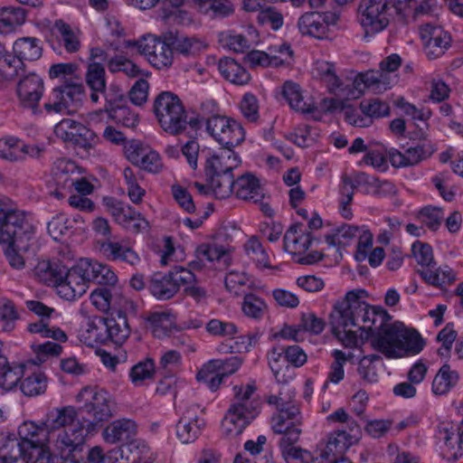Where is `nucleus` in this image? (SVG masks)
Returning <instances> with one entry per match:
<instances>
[{
  "mask_svg": "<svg viewBox=\"0 0 463 463\" xmlns=\"http://www.w3.org/2000/svg\"><path fill=\"white\" fill-rule=\"evenodd\" d=\"M388 5L385 2L362 0L358 7V15L365 34L377 33L387 27L389 17Z\"/></svg>",
  "mask_w": 463,
  "mask_h": 463,
  "instance_id": "nucleus-15",
  "label": "nucleus"
},
{
  "mask_svg": "<svg viewBox=\"0 0 463 463\" xmlns=\"http://www.w3.org/2000/svg\"><path fill=\"white\" fill-rule=\"evenodd\" d=\"M108 344L121 345L130 335V326L125 313L118 311L116 316L105 317Z\"/></svg>",
  "mask_w": 463,
  "mask_h": 463,
  "instance_id": "nucleus-28",
  "label": "nucleus"
},
{
  "mask_svg": "<svg viewBox=\"0 0 463 463\" xmlns=\"http://www.w3.org/2000/svg\"><path fill=\"white\" fill-rule=\"evenodd\" d=\"M350 439L344 434L337 431L331 433L326 441H322L317 445L318 457L325 461H335L351 447Z\"/></svg>",
  "mask_w": 463,
  "mask_h": 463,
  "instance_id": "nucleus-26",
  "label": "nucleus"
},
{
  "mask_svg": "<svg viewBox=\"0 0 463 463\" xmlns=\"http://www.w3.org/2000/svg\"><path fill=\"white\" fill-rule=\"evenodd\" d=\"M238 155L232 149H225L207 158L204 165L205 176L232 173L240 165Z\"/></svg>",
  "mask_w": 463,
  "mask_h": 463,
  "instance_id": "nucleus-23",
  "label": "nucleus"
},
{
  "mask_svg": "<svg viewBox=\"0 0 463 463\" xmlns=\"http://www.w3.org/2000/svg\"><path fill=\"white\" fill-rule=\"evenodd\" d=\"M24 69V63L14 52L0 57V73L7 80H14Z\"/></svg>",
  "mask_w": 463,
  "mask_h": 463,
  "instance_id": "nucleus-48",
  "label": "nucleus"
},
{
  "mask_svg": "<svg viewBox=\"0 0 463 463\" xmlns=\"http://www.w3.org/2000/svg\"><path fill=\"white\" fill-rule=\"evenodd\" d=\"M80 337L84 344L89 346L108 345L105 317H95L89 320L87 323V328L81 333Z\"/></svg>",
  "mask_w": 463,
  "mask_h": 463,
  "instance_id": "nucleus-35",
  "label": "nucleus"
},
{
  "mask_svg": "<svg viewBox=\"0 0 463 463\" xmlns=\"http://www.w3.org/2000/svg\"><path fill=\"white\" fill-rule=\"evenodd\" d=\"M106 106L104 110L109 114L128 104V99L124 91L117 85H110L109 90L104 93Z\"/></svg>",
  "mask_w": 463,
  "mask_h": 463,
  "instance_id": "nucleus-61",
  "label": "nucleus"
},
{
  "mask_svg": "<svg viewBox=\"0 0 463 463\" xmlns=\"http://www.w3.org/2000/svg\"><path fill=\"white\" fill-rule=\"evenodd\" d=\"M100 253L109 260L121 261L135 266L140 261L138 254L129 246L110 240L99 243Z\"/></svg>",
  "mask_w": 463,
  "mask_h": 463,
  "instance_id": "nucleus-22",
  "label": "nucleus"
},
{
  "mask_svg": "<svg viewBox=\"0 0 463 463\" xmlns=\"http://www.w3.org/2000/svg\"><path fill=\"white\" fill-rule=\"evenodd\" d=\"M282 95L290 108L301 113L312 112L310 104L304 100L300 86L293 81H286L283 85Z\"/></svg>",
  "mask_w": 463,
  "mask_h": 463,
  "instance_id": "nucleus-44",
  "label": "nucleus"
},
{
  "mask_svg": "<svg viewBox=\"0 0 463 463\" xmlns=\"http://www.w3.org/2000/svg\"><path fill=\"white\" fill-rule=\"evenodd\" d=\"M146 446L136 437L119 447L121 459L129 463H137L141 456L146 453Z\"/></svg>",
  "mask_w": 463,
  "mask_h": 463,
  "instance_id": "nucleus-51",
  "label": "nucleus"
},
{
  "mask_svg": "<svg viewBox=\"0 0 463 463\" xmlns=\"http://www.w3.org/2000/svg\"><path fill=\"white\" fill-rule=\"evenodd\" d=\"M146 321L155 332L162 330L166 333L174 327L175 317L170 312H154L148 316Z\"/></svg>",
  "mask_w": 463,
  "mask_h": 463,
  "instance_id": "nucleus-60",
  "label": "nucleus"
},
{
  "mask_svg": "<svg viewBox=\"0 0 463 463\" xmlns=\"http://www.w3.org/2000/svg\"><path fill=\"white\" fill-rule=\"evenodd\" d=\"M86 82L91 90H105V69L99 61H92L89 64Z\"/></svg>",
  "mask_w": 463,
  "mask_h": 463,
  "instance_id": "nucleus-53",
  "label": "nucleus"
},
{
  "mask_svg": "<svg viewBox=\"0 0 463 463\" xmlns=\"http://www.w3.org/2000/svg\"><path fill=\"white\" fill-rule=\"evenodd\" d=\"M89 426L72 425L59 431L50 432L49 443H53L54 449L64 463H81L86 456L85 439Z\"/></svg>",
  "mask_w": 463,
  "mask_h": 463,
  "instance_id": "nucleus-5",
  "label": "nucleus"
},
{
  "mask_svg": "<svg viewBox=\"0 0 463 463\" xmlns=\"http://www.w3.org/2000/svg\"><path fill=\"white\" fill-rule=\"evenodd\" d=\"M420 33L424 52L430 60L441 57L450 46L449 34L439 26L427 24L420 27Z\"/></svg>",
  "mask_w": 463,
  "mask_h": 463,
  "instance_id": "nucleus-18",
  "label": "nucleus"
},
{
  "mask_svg": "<svg viewBox=\"0 0 463 463\" xmlns=\"http://www.w3.org/2000/svg\"><path fill=\"white\" fill-rule=\"evenodd\" d=\"M74 168V165L71 162L66 160H59L56 163V169L60 170L61 173L56 172L55 175L57 181L62 178L64 175V184H69L73 186L75 190L81 195H88L93 192L94 186L89 182L86 178L80 177L77 179H73L67 175L69 171H71Z\"/></svg>",
  "mask_w": 463,
  "mask_h": 463,
  "instance_id": "nucleus-38",
  "label": "nucleus"
},
{
  "mask_svg": "<svg viewBox=\"0 0 463 463\" xmlns=\"http://www.w3.org/2000/svg\"><path fill=\"white\" fill-rule=\"evenodd\" d=\"M207 182L212 185V190L216 198L224 199L229 197L234 191L235 181L232 172L206 176Z\"/></svg>",
  "mask_w": 463,
  "mask_h": 463,
  "instance_id": "nucleus-45",
  "label": "nucleus"
},
{
  "mask_svg": "<svg viewBox=\"0 0 463 463\" xmlns=\"http://www.w3.org/2000/svg\"><path fill=\"white\" fill-rule=\"evenodd\" d=\"M108 68L111 72L123 71L130 77H136L140 72V70L135 63L120 55L111 58L108 62Z\"/></svg>",
  "mask_w": 463,
  "mask_h": 463,
  "instance_id": "nucleus-63",
  "label": "nucleus"
},
{
  "mask_svg": "<svg viewBox=\"0 0 463 463\" xmlns=\"http://www.w3.org/2000/svg\"><path fill=\"white\" fill-rule=\"evenodd\" d=\"M35 358L32 360L33 364H41L45 362L51 356H58L62 351V347L60 344L53 342H46L43 344H33L31 345Z\"/></svg>",
  "mask_w": 463,
  "mask_h": 463,
  "instance_id": "nucleus-54",
  "label": "nucleus"
},
{
  "mask_svg": "<svg viewBox=\"0 0 463 463\" xmlns=\"http://www.w3.org/2000/svg\"><path fill=\"white\" fill-rule=\"evenodd\" d=\"M416 272L429 285L434 287H442L446 284H451L456 280V275L453 270L445 266L432 269L431 267L426 269H417Z\"/></svg>",
  "mask_w": 463,
  "mask_h": 463,
  "instance_id": "nucleus-43",
  "label": "nucleus"
},
{
  "mask_svg": "<svg viewBox=\"0 0 463 463\" xmlns=\"http://www.w3.org/2000/svg\"><path fill=\"white\" fill-rule=\"evenodd\" d=\"M50 432L45 422L43 426H38L33 421H25L19 427V439L29 447L31 460L49 463L50 453L45 449V446L49 443Z\"/></svg>",
  "mask_w": 463,
  "mask_h": 463,
  "instance_id": "nucleus-13",
  "label": "nucleus"
},
{
  "mask_svg": "<svg viewBox=\"0 0 463 463\" xmlns=\"http://www.w3.org/2000/svg\"><path fill=\"white\" fill-rule=\"evenodd\" d=\"M77 65L71 62L52 64L49 70L51 79L61 78V84L52 89L43 104L49 114L72 115L82 105L84 86L75 76Z\"/></svg>",
  "mask_w": 463,
  "mask_h": 463,
  "instance_id": "nucleus-1",
  "label": "nucleus"
},
{
  "mask_svg": "<svg viewBox=\"0 0 463 463\" xmlns=\"http://www.w3.org/2000/svg\"><path fill=\"white\" fill-rule=\"evenodd\" d=\"M352 298L353 291H348L344 298L335 303L329 317L332 333L346 346L357 345L356 333L347 329L349 326H354L353 308H351L350 303Z\"/></svg>",
  "mask_w": 463,
  "mask_h": 463,
  "instance_id": "nucleus-9",
  "label": "nucleus"
},
{
  "mask_svg": "<svg viewBox=\"0 0 463 463\" xmlns=\"http://www.w3.org/2000/svg\"><path fill=\"white\" fill-rule=\"evenodd\" d=\"M126 46L137 47L147 61L157 70L168 69L173 64L174 52L169 33L165 34L163 38L147 34L138 41H128Z\"/></svg>",
  "mask_w": 463,
  "mask_h": 463,
  "instance_id": "nucleus-6",
  "label": "nucleus"
},
{
  "mask_svg": "<svg viewBox=\"0 0 463 463\" xmlns=\"http://www.w3.org/2000/svg\"><path fill=\"white\" fill-rule=\"evenodd\" d=\"M76 424L78 426H90V424H86V421L78 419L77 411L72 406L56 408L51 411L45 420V425L50 431H59L60 429H66Z\"/></svg>",
  "mask_w": 463,
  "mask_h": 463,
  "instance_id": "nucleus-25",
  "label": "nucleus"
},
{
  "mask_svg": "<svg viewBox=\"0 0 463 463\" xmlns=\"http://www.w3.org/2000/svg\"><path fill=\"white\" fill-rule=\"evenodd\" d=\"M27 329L32 334H39L42 337L52 338L61 343L66 342L68 339L67 335L61 328L49 327L44 318H41L34 323H30Z\"/></svg>",
  "mask_w": 463,
  "mask_h": 463,
  "instance_id": "nucleus-50",
  "label": "nucleus"
},
{
  "mask_svg": "<svg viewBox=\"0 0 463 463\" xmlns=\"http://www.w3.org/2000/svg\"><path fill=\"white\" fill-rule=\"evenodd\" d=\"M20 389L29 397L43 394L47 389V377L43 373H34L21 383Z\"/></svg>",
  "mask_w": 463,
  "mask_h": 463,
  "instance_id": "nucleus-49",
  "label": "nucleus"
},
{
  "mask_svg": "<svg viewBox=\"0 0 463 463\" xmlns=\"http://www.w3.org/2000/svg\"><path fill=\"white\" fill-rule=\"evenodd\" d=\"M363 83L367 88H374L375 90L381 89V86H383L384 90L389 88V82L387 81L386 74L383 73L381 70L379 71H368L364 73H361L359 75V81L355 80L353 83L354 90H351L350 94L354 99L359 98L362 94V90L357 89V86H360Z\"/></svg>",
  "mask_w": 463,
  "mask_h": 463,
  "instance_id": "nucleus-41",
  "label": "nucleus"
},
{
  "mask_svg": "<svg viewBox=\"0 0 463 463\" xmlns=\"http://www.w3.org/2000/svg\"><path fill=\"white\" fill-rule=\"evenodd\" d=\"M18 319L19 314L13 301L5 299L0 306V322L3 323V331H13Z\"/></svg>",
  "mask_w": 463,
  "mask_h": 463,
  "instance_id": "nucleus-59",
  "label": "nucleus"
},
{
  "mask_svg": "<svg viewBox=\"0 0 463 463\" xmlns=\"http://www.w3.org/2000/svg\"><path fill=\"white\" fill-rule=\"evenodd\" d=\"M153 109L160 127L170 135L182 134L187 126L194 132L202 128V119L198 117L187 118L182 100L173 92L163 91L157 95Z\"/></svg>",
  "mask_w": 463,
  "mask_h": 463,
  "instance_id": "nucleus-3",
  "label": "nucleus"
},
{
  "mask_svg": "<svg viewBox=\"0 0 463 463\" xmlns=\"http://www.w3.org/2000/svg\"><path fill=\"white\" fill-rule=\"evenodd\" d=\"M360 109L362 112L370 118L385 117L390 113L388 103L378 98L363 100L360 103Z\"/></svg>",
  "mask_w": 463,
  "mask_h": 463,
  "instance_id": "nucleus-56",
  "label": "nucleus"
},
{
  "mask_svg": "<svg viewBox=\"0 0 463 463\" xmlns=\"http://www.w3.org/2000/svg\"><path fill=\"white\" fill-rule=\"evenodd\" d=\"M78 399L84 402L82 410L87 412L93 422L107 421L113 417L116 402L112 394L99 386H86L81 389Z\"/></svg>",
  "mask_w": 463,
  "mask_h": 463,
  "instance_id": "nucleus-8",
  "label": "nucleus"
},
{
  "mask_svg": "<svg viewBox=\"0 0 463 463\" xmlns=\"http://www.w3.org/2000/svg\"><path fill=\"white\" fill-rule=\"evenodd\" d=\"M83 266L80 260L71 269H66L64 277L57 285V294L69 301L81 297L87 290V279L83 273Z\"/></svg>",
  "mask_w": 463,
  "mask_h": 463,
  "instance_id": "nucleus-17",
  "label": "nucleus"
},
{
  "mask_svg": "<svg viewBox=\"0 0 463 463\" xmlns=\"http://www.w3.org/2000/svg\"><path fill=\"white\" fill-rule=\"evenodd\" d=\"M359 231L358 226L344 224L337 228L334 233L326 235L325 239L329 246L345 247L356 237Z\"/></svg>",
  "mask_w": 463,
  "mask_h": 463,
  "instance_id": "nucleus-47",
  "label": "nucleus"
},
{
  "mask_svg": "<svg viewBox=\"0 0 463 463\" xmlns=\"http://www.w3.org/2000/svg\"><path fill=\"white\" fill-rule=\"evenodd\" d=\"M458 381V373L451 370L449 364H443L432 382V392L438 395H443L449 392Z\"/></svg>",
  "mask_w": 463,
  "mask_h": 463,
  "instance_id": "nucleus-42",
  "label": "nucleus"
},
{
  "mask_svg": "<svg viewBox=\"0 0 463 463\" xmlns=\"http://www.w3.org/2000/svg\"><path fill=\"white\" fill-rule=\"evenodd\" d=\"M66 269L67 267L60 260H43L34 267L33 275L43 284L57 288Z\"/></svg>",
  "mask_w": 463,
  "mask_h": 463,
  "instance_id": "nucleus-24",
  "label": "nucleus"
},
{
  "mask_svg": "<svg viewBox=\"0 0 463 463\" xmlns=\"http://www.w3.org/2000/svg\"><path fill=\"white\" fill-rule=\"evenodd\" d=\"M425 340L416 329H406L402 325L391 324L371 339V346L388 359L415 355L422 351Z\"/></svg>",
  "mask_w": 463,
  "mask_h": 463,
  "instance_id": "nucleus-2",
  "label": "nucleus"
},
{
  "mask_svg": "<svg viewBox=\"0 0 463 463\" xmlns=\"http://www.w3.org/2000/svg\"><path fill=\"white\" fill-rule=\"evenodd\" d=\"M148 289L158 300H168L178 292V288H176L169 272L166 274H154L149 280Z\"/></svg>",
  "mask_w": 463,
  "mask_h": 463,
  "instance_id": "nucleus-33",
  "label": "nucleus"
},
{
  "mask_svg": "<svg viewBox=\"0 0 463 463\" xmlns=\"http://www.w3.org/2000/svg\"><path fill=\"white\" fill-rule=\"evenodd\" d=\"M218 70L226 80L235 85L247 84L250 80V75L246 69L230 57H223L219 60Z\"/></svg>",
  "mask_w": 463,
  "mask_h": 463,
  "instance_id": "nucleus-32",
  "label": "nucleus"
},
{
  "mask_svg": "<svg viewBox=\"0 0 463 463\" xmlns=\"http://www.w3.org/2000/svg\"><path fill=\"white\" fill-rule=\"evenodd\" d=\"M137 426L129 419H119L110 422L103 430L104 440L109 444L120 443L132 440L137 436Z\"/></svg>",
  "mask_w": 463,
  "mask_h": 463,
  "instance_id": "nucleus-21",
  "label": "nucleus"
},
{
  "mask_svg": "<svg viewBox=\"0 0 463 463\" xmlns=\"http://www.w3.org/2000/svg\"><path fill=\"white\" fill-rule=\"evenodd\" d=\"M43 91V80L34 72L24 75L16 84L17 98L24 108L37 109Z\"/></svg>",
  "mask_w": 463,
  "mask_h": 463,
  "instance_id": "nucleus-20",
  "label": "nucleus"
},
{
  "mask_svg": "<svg viewBox=\"0 0 463 463\" xmlns=\"http://www.w3.org/2000/svg\"><path fill=\"white\" fill-rule=\"evenodd\" d=\"M315 77L325 82L330 91H334L340 87V80L335 70V65L326 61H318L313 69Z\"/></svg>",
  "mask_w": 463,
  "mask_h": 463,
  "instance_id": "nucleus-46",
  "label": "nucleus"
},
{
  "mask_svg": "<svg viewBox=\"0 0 463 463\" xmlns=\"http://www.w3.org/2000/svg\"><path fill=\"white\" fill-rule=\"evenodd\" d=\"M6 247L4 250L5 256L9 265L15 269H22L25 266V259L24 253L27 252L31 247V241H27V247L25 250H21L14 242H5Z\"/></svg>",
  "mask_w": 463,
  "mask_h": 463,
  "instance_id": "nucleus-57",
  "label": "nucleus"
},
{
  "mask_svg": "<svg viewBox=\"0 0 463 463\" xmlns=\"http://www.w3.org/2000/svg\"><path fill=\"white\" fill-rule=\"evenodd\" d=\"M337 21L338 16L333 12H308L299 17L298 27L303 35L322 39Z\"/></svg>",
  "mask_w": 463,
  "mask_h": 463,
  "instance_id": "nucleus-16",
  "label": "nucleus"
},
{
  "mask_svg": "<svg viewBox=\"0 0 463 463\" xmlns=\"http://www.w3.org/2000/svg\"><path fill=\"white\" fill-rule=\"evenodd\" d=\"M427 131L424 128H420L417 132L410 133V138L419 140L415 146H411L401 152L395 148L389 150V158L393 167L414 166L421 161L429 158L433 153L434 148L430 141L427 140Z\"/></svg>",
  "mask_w": 463,
  "mask_h": 463,
  "instance_id": "nucleus-10",
  "label": "nucleus"
},
{
  "mask_svg": "<svg viewBox=\"0 0 463 463\" xmlns=\"http://www.w3.org/2000/svg\"><path fill=\"white\" fill-rule=\"evenodd\" d=\"M34 228L25 212L11 206L0 224V244L14 242L25 250L33 238Z\"/></svg>",
  "mask_w": 463,
  "mask_h": 463,
  "instance_id": "nucleus-7",
  "label": "nucleus"
},
{
  "mask_svg": "<svg viewBox=\"0 0 463 463\" xmlns=\"http://www.w3.org/2000/svg\"><path fill=\"white\" fill-rule=\"evenodd\" d=\"M202 411L198 404H189L183 411L176 423V435L182 443L194 441L204 427V420L199 417Z\"/></svg>",
  "mask_w": 463,
  "mask_h": 463,
  "instance_id": "nucleus-19",
  "label": "nucleus"
},
{
  "mask_svg": "<svg viewBox=\"0 0 463 463\" xmlns=\"http://www.w3.org/2000/svg\"><path fill=\"white\" fill-rule=\"evenodd\" d=\"M103 203L116 222L127 229L130 221H135L138 212L128 204H126L114 197H104Z\"/></svg>",
  "mask_w": 463,
  "mask_h": 463,
  "instance_id": "nucleus-34",
  "label": "nucleus"
},
{
  "mask_svg": "<svg viewBox=\"0 0 463 463\" xmlns=\"http://www.w3.org/2000/svg\"><path fill=\"white\" fill-rule=\"evenodd\" d=\"M234 400L222 420L223 432L228 437L240 435L259 414L260 403L251 399L255 386L234 387Z\"/></svg>",
  "mask_w": 463,
  "mask_h": 463,
  "instance_id": "nucleus-4",
  "label": "nucleus"
},
{
  "mask_svg": "<svg viewBox=\"0 0 463 463\" xmlns=\"http://www.w3.org/2000/svg\"><path fill=\"white\" fill-rule=\"evenodd\" d=\"M53 30L56 31V38L70 53L77 52L80 48V31L74 30L62 20L54 23Z\"/></svg>",
  "mask_w": 463,
  "mask_h": 463,
  "instance_id": "nucleus-36",
  "label": "nucleus"
},
{
  "mask_svg": "<svg viewBox=\"0 0 463 463\" xmlns=\"http://www.w3.org/2000/svg\"><path fill=\"white\" fill-rule=\"evenodd\" d=\"M173 52L184 57H195L207 48V44L196 37L169 33Z\"/></svg>",
  "mask_w": 463,
  "mask_h": 463,
  "instance_id": "nucleus-30",
  "label": "nucleus"
},
{
  "mask_svg": "<svg viewBox=\"0 0 463 463\" xmlns=\"http://www.w3.org/2000/svg\"><path fill=\"white\" fill-rule=\"evenodd\" d=\"M267 308V305L258 296L250 293L246 294L242 302V311L245 316L255 319H260L263 317Z\"/></svg>",
  "mask_w": 463,
  "mask_h": 463,
  "instance_id": "nucleus-55",
  "label": "nucleus"
},
{
  "mask_svg": "<svg viewBox=\"0 0 463 463\" xmlns=\"http://www.w3.org/2000/svg\"><path fill=\"white\" fill-rule=\"evenodd\" d=\"M24 444L19 438L8 437L0 449V458L15 461L24 459L27 463H41V461L30 459V449Z\"/></svg>",
  "mask_w": 463,
  "mask_h": 463,
  "instance_id": "nucleus-39",
  "label": "nucleus"
},
{
  "mask_svg": "<svg viewBox=\"0 0 463 463\" xmlns=\"http://www.w3.org/2000/svg\"><path fill=\"white\" fill-rule=\"evenodd\" d=\"M55 135L63 142L85 151L91 149L98 142L94 131L71 118H63L54 128Z\"/></svg>",
  "mask_w": 463,
  "mask_h": 463,
  "instance_id": "nucleus-14",
  "label": "nucleus"
},
{
  "mask_svg": "<svg viewBox=\"0 0 463 463\" xmlns=\"http://www.w3.org/2000/svg\"><path fill=\"white\" fill-rule=\"evenodd\" d=\"M280 452L287 463H311L314 459L310 451L298 446L280 450Z\"/></svg>",
  "mask_w": 463,
  "mask_h": 463,
  "instance_id": "nucleus-64",
  "label": "nucleus"
},
{
  "mask_svg": "<svg viewBox=\"0 0 463 463\" xmlns=\"http://www.w3.org/2000/svg\"><path fill=\"white\" fill-rule=\"evenodd\" d=\"M115 295L107 287H99L90 294L91 303L100 311H108L114 307Z\"/></svg>",
  "mask_w": 463,
  "mask_h": 463,
  "instance_id": "nucleus-58",
  "label": "nucleus"
},
{
  "mask_svg": "<svg viewBox=\"0 0 463 463\" xmlns=\"http://www.w3.org/2000/svg\"><path fill=\"white\" fill-rule=\"evenodd\" d=\"M206 332L214 337H228L232 339L238 333L237 326L232 322H226L213 318L205 324Z\"/></svg>",
  "mask_w": 463,
  "mask_h": 463,
  "instance_id": "nucleus-52",
  "label": "nucleus"
},
{
  "mask_svg": "<svg viewBox=\"0 0 463 463\" xmlns=\"http://www.w3.org/2000/svg\"><path fill=\"white\" fill-rule=\"evenodd\" d=\"M206 129L226 149H232L245 138L242 126L236 120L222 116L208 118L206 119Z\"/></svg>",
  "mask_w": 463,
  "mask_h": 463,
  "instance_id": "nucleus-12",
  "label": "nucleus"
},
{
  "mask_svg": "<svg viewBox=\"0 0 463 463\" xmlns=\"http://www.w3.org/2000/svg\"><path fill=\"white\" fill-rule=\"evenodd\" d=\"M386 316L387 314L383 308L369 305L363 315L364 325L359 326V329L364 333V335L363 333L361 334V337L369 340L371 343L373 335L386 327V326H383Z\"/></svg>",
  "mask_w": 463,
  "mask_h": 463,
  "instance_id": "nucleus-31",
  "label": "nucleus"
},
{
  "mask_svg": "<svg viewBox=\"0 0 463 463\" xmlns=\"http://www.w3.org/2000/svg\"><path fill=\"white\" fill-rule=\"evenodd\" d=\"M24 367V364L11 366L6 357L0 356V387L5 391L14 389L23 377Z\"/></svg>",
  "mask_w": 463,
  "mask_h": 463,
  "instance_id": "nucleus-40",
  "label": "nucleus"
},
{
  "mask_svg": "<svg viewBox=\"0 0 463 463\" xmlns=\"http://www.w3.org/2000/svg\"><path fill=\"white\" fill-rule=\"evenodd\" d=\"M302 416L298 408L281 410L280 414H274L271 417V429L280 434L279 441L280 450L296 447L302 433Z\"/></svg>",
  "mask_w": 463,
  "mask_h": 463,
  "instance_id": "nucleus-11",
  "label": "nucleus"
},
{
  "mask_svg": "<svg viewBox=\"0 0 463 463\" xmlns=\"http://www.w3.org/2000/svg\"><path fill=\"white\" fill-rule=\"evenodd\" d=\"M13 52L23 62L36 61L43 54L41 40L35 37L19 38L14 43Z\"/></svg>",
  "mask_w": 463,
  "mask_h": 463,
  "instance_id": "nucleus-37",
  "label": "nucleus"
},
{
  "mask_svg": "<svg viewBox=\"0 0 463 463\" xmlns=\"http://www.w3.org/2000/svg\"><path fill=\"white\" fill-rule=\"evenodd\" d=\"M80 262L83 266V273L87 282L92 281L99 285L107 286H114L117 283L118 277L108 265L90 259H80Z\"/></svg>",
  "mask_w": 463,
  "mask_h": 463,
  "instance_id": "nucleus-27",
  "label": "nucleus"
},
{
  "mask_svg": "<svg viewBox=\"0 0 463 463\" xmlns=\"http://www.w3.org/2000/svg\"><path fill=\"white\" fill-rule=\"evenodd\" d=\"M237 198L257 203L263 198L259 180L251 174L247 173L235 181L234 191Z\"/></svg>",
  "mask_w": 463,
  "mask_h": 463,
  "instance_id": "nucleus-29",
  "label": "nucleus"
},
{
  "mask_svg": "<svg viewBox=\"0 0 463 463\" xmlns=\"http://www.w3.org/2000/svg\"><path fill=\"white\" fill-rule=\"evenodd\" d=\"M157 4L159 5L160 16L165 22L175 21L178 16L186 14L180 9L184 4V0H158Z\"/></svg>",
  "mask_w": 463,
  "mask_h": 463,
  "instance_id": "nucleus-62",
  "label": "nucleus"
}]
</instances>
